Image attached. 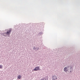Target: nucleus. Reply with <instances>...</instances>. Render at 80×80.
Segmentation results:
<instances>
[{
	"label": "nucleus",
	"mask_w": 80,
	"mask_h": 80,
	"mask_svg": "<svg viewBox=\"0 0 80 80\" xmlns=\"http://www.w3.org/2000/svg\"><path fill=\"white\" fill-rule=\"evenodd\" d=\"M72 69V67L70 66H68L67 67H65L64 68L63 70L65 72H67L68 70H71Z\"/></svg>",
	"instance_id": "1"
},
{
	"label": "nucleus",
	"mask_w": 80,
	"mask_h": 80,
	"mask_svg": "<svg viewBox=\"0 0 80 80\" xmlns=\"http://www.w3.org/2000/svg\"><path fill=\"white\" fill-rule=\"evenodd\" d=\"M38 70H40V67L38 66L36 67L34 69L32 70V72L34 71H38Z\"/></svg>",
	"instance_id": "2"
},
{
	"label": "nucleus",
	"mask_w": 80,
	"mask_h": 80,
	"mask_svg": "<svg viewBox=\"0 0 80 80\" xmlns=\"http://www.w3.org/2000/svg\"><path fill=\"white\" fill-rule=\"evenodd\" d=\"M52 80H57V77L55 75H53L52 77Z\"/></svg>",
	"instance_id": "3"
},
{
	"label": "nucleus",
	"mask_w": 80,
	"mask_h": 80,
	"mask_svg": "<svg viewBox=\"0 0 80 80\" xmlns=\"http://www.w3.org/2000/svg\"><path fill=\"white\" fill-rule=\"evenodd\" d=\"M11 30H9V31H8L7 32H6V34L9 36L10 32H11Z\"/></svg>",
	"instance_id": "4"
},
{
	"label": "nucleus",
	"mask_w": 80,
	"mask_h": 80,
	"mask_svg": "<svg viewBox=\"0 0 80 80\" xmlns=\"http://www.w3.org/2000/svg\"><path fill=\"white\" fill-rule=\"evenodd\" d=\"M22 78V76H20V75H19L18 76V79H20Z\"/></svg>",
	"instance_id": "5"
},
{
	"label": "nucleus",
	"mask_w": 80,
	"mask_h": 80,
	"mask_svg": "<svg viewBox=\"0 0 80 80\" xmlns=\"http://www.w3.org/2000/svg\"><path fill=\"white\" fill-rule=\"evenodd\" d=\"M33 49H34V50H38V49H39V48H33Z\"/></svg>",
	"instance_id": "6"
},
{
	"label": "nucleus",
	"mask_w": 80,
	"mask_h": 80,
	"mask_svg": "<svg viewBox=\"0 0 80 80\" xmlns=\"http://www.w3.org/2000/svg\"><path fill=\"white\" fill-rule=\"evenodd\" d=\"M2 68L3 67L2 66L0 65V68Z\"/></svg>",
	"instance_id": "7"
},
{
	"label": "nucleus",
	"mask_w": 80,
	"mask_h": 80,
	"mask_svg": "<svg viewBox=\"0 0 80 80\" xmlns=\"http://www.w3.org/2000/svg\"><path fill=\"white\" fill-rule=\"evenodd\" d=\"M70 72H72V71H70Z\"/></svg>",
	"instance_id": "8"
}]
</instances>
